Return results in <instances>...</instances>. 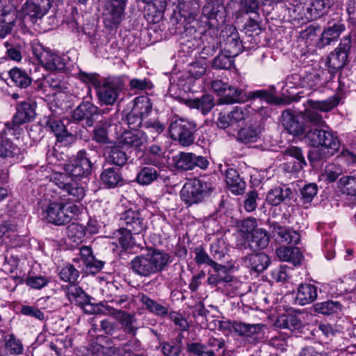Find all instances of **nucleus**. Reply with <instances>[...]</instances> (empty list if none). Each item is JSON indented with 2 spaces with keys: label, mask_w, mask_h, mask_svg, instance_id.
<instances>
[{
  "label": "nucleus",
  "mask_w": 356,
  "mask_h": 356,
  "mask_svg": "<svg viewBox=\"0 0 356 356\" xmlns=\"http://www.w3.org/2000/svg\"><path fill=\"white\" fill-rule=\"evenodd\" d=\"M170 262L169 254L155 248L135 257L130 262L132 271L140 277H149L163 271Z\"/></svg>",
  "instance_id": "1"
},
{
  "label": "nucleus",
  "mask_w": 356,
  "mask_h": 356,
  "mask_svg": "<svg viewBox=\"0 0 356 356\" xmlns=\"http://www.w3.org/2000/svg\"><path fill=\"white\" fill-rule=\"evenodd\" d=\"M41 209L42 218L56 225H63L77 216L82 208L75 204L65 202V200L59 197L50 200Z\"/></svg>",
  "instance_id": "2"
},
{
  "label": "nucleus",
  "mask_w": 356,
  "mask_h": 356,
  "mask_svg": "<svg viewBox=\"0 0 356 356\" xmlns=\"http://www.w3.org/2000/svg\"><path fill=\"white\" fill-rule=\"evenodd\" d=\"M260 98L268 103L277 104L279 102L277 97L266 90H256L253 92H246L244 89L229 87L228 92L224 97L220 98L222 104H233L235 102H244L248 99Z\"/></svg>",
  "instance_id": "3"
},
{
  "label": "nucleus",
  "mask_w": 356,
  "mask_h": 356,
  "mask_svg": "<svg viewBox=\"0 0 356 356\" xmlns=\"http://www.w3.org/2000/svg\"><path fill=\"white\" fill-rule=\"evenodd\" d=\"M31 47L33 54L46 70L61 72L65 68L64 60L58 54L44 49L40 43L34 42Z\"/></svg>",
  "instance_id": "4"
},
{
  "label": "nucleus",
  "mask_w": 356,
  "mask_h": 356,
  "mask_svg": "<svg viewBox=\"0 0 356 356\" xmlns=\"http://www.w3.org/2000/svg\"><path fill=\"white\" fill-rule=\"evenodd\" d=\"M195 131V124L184 119L172 121L169 127L171 138L183 146H188L193 143Z\"/></svg>",
  "instance_id": "5"
},
{
  "label": "nucleus",
  "mask_w": 356,
  "mask_h": 356,
  "mask_svg": "<svg viewBox=\"0 0 356 356\" xmlns=\"http://www.w3.org/2000/svg\"><path fill=\"white\" fill-rule=\"evenodd\" d=\"M209 190L206 182L197 179H190L181 191V198L189 205L196 204L204 198Z\"/></svg>",
  "instance_id": "6"
},
{
  "label": "nucleus",
  "mask_w": 356,
  "mask_h": 356,
  "mask_svg": "<svg viewBox=\"0 0 356 356\" xmlns=\"http://www.w3.org/2000/svg\"><path fill=\"white\" fill-rule=\"evenodd\" d=\"M127 0H106L104 10V22L107 27L118 26L123 20Z\"/></svg>",
  "instance_id": "7"
},
{
  "label": "nucleus",
  "mask_w": 356,
  "mask_h": 356,
  "mask_svg": "<svg viewBox=\"0 0 356 356\" xmlns=\"http://www.w3.org/2000/svg\"><path fill=\"white\" fill-rule=\"evenodd\" d=\"M64 169L70 177H83L91 173L92 163L86 151H79L76 157L65 164Z\"/></svg>",
  "instance_id": "8"
},
{
  "label": "nucleus",
  "mask_w": 356,
  "mask_h": 356,
  "mask_svg": "<svg viewBox=\"0 0 356 356\" xmlns=\"http://www.w3.org/2000/svg\"><path fill=\"white\" fill-rule=\"evenodd\" d=\"M338 103L337 98L334 97L323 101L308 100V104L311 108L305 112V118L315 124H321L323 122V118L315 110L327 112L335 107Z\"/></svg>",
  "instance_id": "9"
},
{
  "label": "nucleus",
  "mask_w": 356,
  "mask_h": 356,
  "mask_svg": "<svg viewBox=\"0 0 356 356\" xmlns=\"http://www.w3.org/2000/svg\"><path fill=\"white\" fill-rule=\"evenodd\" d=\"M54 182L58 188L65 191L73 201H80L85 196V188L79 182L72 180L66 174H59L54 177Z\"/></svg>",
  "instance_id": "10"
},
{
  "label": "nucleus",
  "mask_w": 356,
  "mask_h": 356,
  "mask_svg": "<svg viewBox=\"0 0 356 356\" xmlns=\"http://www.w3.org/2000/svg\"><path fill=\"white\" fill-rule=\"evenodd\" d=\"M123 89L122 82L118 79L106 81L98 89L99 101L106 105H113Z\"/></svg>",
  "instance_id": "11"
},
{
  "label": "nucleus",
  "mask_w": 356,
  "mask_h": 356,
  "mask_svg": "<svg viewBox=\"0 0 356 356\" xmlns=\"http://www.w3.org/2000/svg\"><path fill=\"white\" fill-rule=\"evenodd\" d=\"M61 0H27L21 8L22 15L31 18L39 19L42 17L49 10L53 2H60Z\"/></svg>",
  "instance_id": "12"
},
{
  "label": "nucleus",
  "mask_w": 356,
  "mask_h": 356,
  "mask_svg": "<svg viewBox=\"0 0 356 356\" xmlns=\"http://www.w3.org/2000/svg\"><path fill=\"white\" fill-rule=\"evenodd\" d=\"M126 120L127 124L132 129L143 127L156 134H159L165 129L163 124L161 123L158 120H144L143 117L135 113L133 109L127 115Z\"/></svg>",
  "instance_id": "13"
},
{
  "label": "nucleus",
  "mask_w": 356,
  "mask_h": 356,
  "mask_svg": "<svg viewBox=\"0 0 356 356\" xmlns=\"http://www.w3.org/2000/svg\"><path fill=\"white\" fill-rule=\"evenodd\" d=\"M17 17L14 6H6L0 10V38H4L11 33Z\"/></svg>",
  "instance_id": "14"
},
{
  "label": "nucleus",
  "mask_w": 356,
  "mask_h": 356,
  "mask_svg": "<svg viewBox=\"0 0 356 356\" xmlns=\"http://www.w3.org/2000/svg\"><path fill=\"white\" fill-rule=\"evenodd\" d=\"M345 29V25L339 22L327 23V26L323 29L318 41V46L323 48L337 42Z\"/></svg>",
  "instance_id": "15"
},
{
  "label": "nucleus",
  "mask_w": 356,
  "mask_h": 356,
  "mask_svg": "<svg viewBox=\"0 0 356 356\" xmlns=\"http://www.w3.org/2000/svg\"><path fill=\"white\" fill-rule=\"evenodd\" d=\"M36 105L34 102H22L18 107L13 119V124L9 129H15L16 127L31 121L35 118Z\"/></svg>",
  "instance_id": "16"
},
{
  "label": "nucleus",
  "mask_w": 356,
  "mask_h": 356,
  "mask_svg": "<svg viewBox=\"0 0 356 356\" xmlns=\"http://www.w3.org/2000/svg\"><path fill=\"white\" fill-rule=\"evenodd\" d=\"M225 33L227 37L225 41V51L229 55V57H235L241 52L242 44L240 40L238 33L233 26L226 27Z\"/></svg>",
  "instance_id": "17"
},
{
  "label": "nucleus",
  "mask_w": 356,
  "mask_h": 356,
  "mask_svg": "<svg viewBox=\"0 0 356 356\" xmlns=\"http://www.w3.org/2000/svg\"><path fill=\"white\" fill-rule=\"evenodd\" d=\"M121 220L126 225L125 229L132 232L134 234H139L146 229L140 213L136 211H127L122 214Z\"/></svg>",
  "instance_id": "18"
},
{
  "label": "nucleus",
  "mask_w": 356,
  "mask_h": 356,
  "mask_svg": "<svg viewBox=\"0 0 356 356\" xmlns=\"http://www.w3.org/2000/svg\"><path fill=\"white\" fill-rule=\"evenodd\" d=\"M99 108L90 102H84L75 108L72 113V118L75 120L86 119L87 125L90 127L96 120Z\"/></svg>",
  "instance_id": "19"
},
{
  "label": "nucleus",
  "mask_w": 356,
  "mask_h": 356,
  "mask_svg": "<svg viewBox=\"0 0 356 356\" xmlns=\"http://www.w3.org/2000/svg\"><path fill=\"white\" fill-rule=\"evenodd\" d=\"M118 142L122 148H138L146 143L147 136L143 133L138 131H125L122 134Z\"/></svg>",
  "instance_id": "20"
},
{
  "label": "nucleus",
  "mask_w": 356,
  "mask_h": 356,
  "mask_svg": "<svg viewBox=\"0 0 356 356\" xmlns=\"http://www.w3.org/2000/svg\"><path fill=\"white\" fill-rule=\"evenodd\" d=\"M270 263V258L263 252L248 254L243 258L244 265L258 273L263 272Z\"/></svg>",
  "instance_id": "21"
},
{
  "label": "nucleus",
  "mask_w": 356,
  "mask_h": 356,
  "mask_svg": "<svg viewBox=\"0 0 356 356\" xmlns=\"http://www.w3.org/2000/svg\"><path fill=\"white\" fill-rule=\"evenodd\" d=\"M272 232L277 235V240L280 243L288 244H297L300 241V236L297 232L280 226L277 222L271 223Z\"/></svg>",
  "instance_id": "22"
},
{
  "label": "nucleus",
  "mask_w": 356,
  "mask_h": 356,
  "mask_svg": "<svg viewBox=\"0 0 356 356\" xmlns=\"http://www.w3.org/2000/svg\"><path fill=\"white\" fill-rule=\"evenodd\" d=\"M293 197V192L290 188L276 186L269 190L266 194V201L270 205L277 206L281 202L291 200Z\"/></svg>",
  "instance_id": "23"
},
{
  "label": "nucleus",
  "mask_w": 356,
  "mask_h": 356,
  "mask_svg": "<svg viewBox=\"0 0 356 356\" xmlns=\"http://www.w3.org/2000/svg\"><path fill=\"white\" fill-rule=\"evenodd\" d=\"M138 300L145 309L156 316L165 317L168 315L169 308L167 305L158 302L146 294H139Z\"/></svg>",
  "instance_id": "24"
},
{
  "label": "nucleus",
  "mask_w": 356,
  "mask_h": 356,
  "mask_svg": "<svg viewBox=\"0 0 356 356\" xmlns=\"http://www.w3.org/2000/svg\"><path fill=\"white\" fill-rule=\"evenodd\" d=\"M81 260L86 266V270L90 273H96L104 266V262L97 260L92 254V249L88 246H83L79 250Z\"/></svg>",
  "instance_id": "25"
},
{
  "label": "nucleus",
  "mask_w": 356,
  "mask_h": 356,
  "mask_svg": "<svg viewBox=\"0 0 356 356\" xmlns=\"http://www.w3.org/2000/svg\"><path fill=\"white\" fill-rule=\"evenodd\" d=\"M225 175L227 186L232 193L241 195L245 192V182L240 177L235 169H227Z\"/></svg>",
  "instance_id": "26"
},
{
  "label": "nucleus",
  "mask_w": 356,
  "mask_h": 356,
  "mask_svg": "<svg viewBox=\"0 0 356 356\" xmlns=\"http://www.w3.org/2000/svg\"><path fill=\"white\" fill-rule=\"evenodd\" d=\"M248 246L254 251L266 248L270 242L268 232L263 228H257L252 232L249 238L246 239Z\"/></svg>",
  "instance_id": "27"
},
{
  "label": "nucleus",
  "mask_w": 356,
  "mask_h": 356,
  "mask_svg": "<svg viewBox=\"0 0 356 356\" xmlns=\"http://www.w3.org/2000/svg\"><path fill=\"white\" fill-rule=\"evenodd\" d=\"M317 287L310 284H301L296 294V301L300 305L314 302L317 298Z\"/></svg>",
  "instance_id": "28"
},
{
  "label": "nucleus",
  "mask_w": 356,
  "mask_h": 356,
  "mask_svg": "<svg viewBox=\"0 0 356 356\" xmlns=\"http://www.w3.org/2000/svg\"><path fill=\"white\" fill-rule=\"evenodd\" d=\"M211 266L214 273L209 275L207 282L211 285H218L222 282H230L232 281V276L229 273L228 268L225 266L218 264L216 262L212 263Z\"/></svg>",
  "instance_id": "29"
},
{
  "label": "nucleus",
  "mask_w": 356,
  "mask_h": 356,
  "mask_svg": "<svg viewBox=\"0 0 356 356\" xmlns=\"http://www.w3.org/2000/svg\"><path fill=\"white\" fill-rule=\"evenodd\" d=\"M276 254L280 260L291 262L295 266L300 264L302 259L298 248L281 246L276 250Z\"/></svg>",
  "instance_id": "30"
},
{
  "label": "nucleus",
  "mask_w": 356,
  "mask_h": 356,
  "mask_svg": "<svg viewBox=\"0 0 356 356\" xmlns=\"http://www.w3.org/2000/svg\"><path fill=\"white\" fill-rule=\"evenodd\" d=\"M275 325L277 327L289 329L291 331L300 330L303 327L301 319L297 315L292 314L280 316Z\"/></svg>",
  "instance_id": "31"
},
{
  "label": "nucleus",
  "mask_w": 356,
  "mask_h": 356,
  "mask_svg": "<svg viewBox=\"0 0 356 356\" xmlns=\"http://www.w3.org/2000/svg\"><path fill=\"white\" fill-rule=\"evenodd\" d=\"M283 124L285 129L294 136H300L303 134L305 128L302 122L299 120L298 116L292 115L290 112L282 114Z\"/></svg>",
  "instance_id": "32"
},
{
  "label": "nucleus",
  "mask_w": 356,
  "mask_h": 356,
  "mask_svg": "<svg viewBox=\"0 0 356 356\" xmlns=\"http://www.w3.org/2000/svg\"><path fill=\"white\" fill-rule=\"evenodd\" d=\"M323 140H322L321 147L327 150L328 155L320 156L316 159H322L328 156L333 155L338 152L340 147L339 140L337 134L330 130H325L323 134Z\"/></svg>",
  "instance_id": "33"
},
{
  "label": "nucleus",
  "mask_w": 356,
  "mask_h": 356,
  "mask_svg": "<svg viewBox=\"0 0 356 356\" xmlns=\"http://www.w3.org/2000/svg\"><path fill=\"white\" fill-rule=\"evenodd\" d=\"M132 109L134 110L135 113L143 117L144 120H158L157 118H148L152 112V103L149 98L146 96L136 97Z\"/></svg>",
  "instance_id": "34"
},
{
  "label": "nucleus",
  "mask_w": 356,
  "mask_h": 356,
  "mask_svg": "<svg viewBox=\"0 0 356 356\" xmlns=\"http://www.w3.org/2000/svg\"><path fill=\"white\" fill-rule=\"evenodd\" d=\"M181 15L189 22L193 21L200 9L198 0H178Z\"/></svg>",
  "instance_id": "35"
},
{
  "label": "nucleus",
  "mask_w": 356,
  "mask_h": 356,
  "mask_svg": "<svg viewBox=\"0 0 356 356\" xmlns=\"http://www.w3.org/2000/svg\"><path fill=\"white\" fill-rule=\"evenodd\" d=\"M110 313L112 315H115L120 321V323L127 333L133 335L135 334L136 327L134 325L135 318L134 315L114 309H112Z\"/></svg>",
  "instance_id": "36"
},
{
  "label": "nucleus",
  "mask_w": 356,
  "mask_h": 356,
  "mask_svg": "<svg viewBox=\"0 0 356 356\" xmlns=\"http://www.w3.org/2000/svg\"><path fill=\"white\" fill-rule=\"evenodd\" d=\"M107 160L108 163L116 165H124L127 161L126 153L122 149L121 145L118 142L113 146L108 147Z\"/></svg>",
  "instance_id": "37"
},
{
  "label": "nucleus",
  "mask_w": 356,
  "mask_h": 356,
  "mask_svg": "<svg viewBox=\"0 0 356 356\" xmlns=\"http://www.w3.org/2000/svg\"><path fill=\"white\" fill-rule=\"evenodd\" d=\"M344 305L341 301L328 300L314 305L315 311L324 315L337 314L342 311Z\"/></svg>",
  "instance_id": "38"
},
{
  "label": "nucleus",
  "mask_w": 356,
  "mask_h": 356,
  "mask_svg": "<svg viewBox=\"0 0 356 356\" xmlns=\"http://www.w3.org/2000/svg\"><path fill=\"white\" fill-rule=\"evenodd\" d=\"M102 184L108 188L115 187L122 180L119 170L115 168L105 169L100 175Z\"/></svg>",
  "instance_id": "39"
},
{
  "label": "nucleus",
  "mask_w": 356,
  "mask_h": 356,
  "mask_svg": "<svg viewBox=\"0 0 356 356\" xmlns=\"http://www.w3.org/2000/svg\"><path fill=\"white\" fill-rule=\"evenodd\" d=\"M66 295L72 302L76 305H83L88 302V298L86 293L80 286L74 284H70L67 287Z\"/></svg>",
  "instance_id": "40"
},
{
  "label": "nucleus",
  "mask_w": 356,
  "mask_h": 356,
  "mask_svg": "<svg viewBox=\"0 0 356 356\" xmlns=\"http://www.w3.org/2000/svg\"><path fill=\"white\" fill-rule=\"evenodd\" d=\"M193 154L180 152L172 157L173 165L177 169L188 170L194 168Z\"/></svg>",
  "instance_id": "41"
},
{
  "label": "nucleus",
  "mask_w": 356,
  "mask_h": 356,
  "mask_svg": "<svg viewBox=\"0 0 356 356\" xmlns=\"http://www.w3.org/2000/svg\"><path fill=\"white\" fill-rule=\"evenodd\" d=\"M9 75L10 79L18 87L26 88L31 83V79L29 74L24 70L15 67L10 70Z\"/></svg>",
  "instance_id": "42"
},
{
  "label": "nucleus",
  "mask_w": 356,
  "mask_h": 356,
  "mask_svg": "<svg viewBox=\"0 0 356 356\" xmlns=\"http://www.w3.org/2000/svg\"><path fill=\"white\" fill-rule=\"evenodd\" d=\"M48 127L60 142L68 140V138H72V135L67 132L64 124L60 120H50Z\"/></svg>",
  "instance_id": "43"
},
{
  "label": "nucleus",
  "mask_w": 356,
  "mask_h": 356,
  "mask_svg": "<svg viewBox=\"0 0 356 356\" xmlns=\"http://www.w3.org/2000/svg\"><path fill=\"white\" fill-rule=\"evenodd\" d=\"M93 356H122L123 350L117 347H104L97 343L91 345Z\"/></svg>",
  "instance_id": "44"
},
{
  "label": "nucleus",
  "mask_w": 356,
  "mask_h": 356,
  "mask_svg": "<svg viewBox=\"0 0 356 356\" xmlns=\"http://www.w3.org/2000/svg\"><path fill=\"white\" fill-rule=\"evenodd\" d=\"M159 172L154 167H143L137 175V181L141 185H148L155 181Z\"/></svg>",
  "instance_id": "45"
},
{
  "label": "nucleus",
  "mask_w": 356,
  "mask_h": 356,
  "mask_svg": "<svg viewBox=\"0 0 356 356\" xmlns=\"http://www.w3.org/2000/svg\"><path fill=\"white\" fill-rule=\"evenodd\" d=\"M325 132V129L316 127L309 129L305 136V143L314 147H321Z\"/></svg>",
  "instance_id": "46"
},
{
  "label": "nucleus",
  "mask_w": 356,
  "mask_h": 356,
  "mask_svg": "<svg viewBox=\"0 0 356 356\" xmlns=\"http://www.w3.org/2000/svg\"><path fill=\"white\" fill-rule=\"evenodd\" d=\"M348 56L343 53H341L334 49L332 51L327 58V66L333 70H337L342 68L346 63Z\"/></svg>",
  "instance_id": "47"
},
{
  "label": "nucleus",
  "mask_w": 356,
  "mask_h": 356,
  "mask_svg": "<svg viewBox=\"0 0 356 356\" xmlns=\"http://www.w3.org/2000/svg\"><path fill=\"white\" fill-rule=\"evenodd\" d=\"M131 232V231L125 228H121L113 233L114 238L118 240L119 243L124 249L127 250L134 244L133 236Z\"/></svg>",
  "instance_id": "48"
},
{
  "label": "nucleus",
  "mask_w": 356,
  "mask_h": 356,
  "mask_svg": "<svg viewBox=\"0 0 356 356\" xmlns=\"http://www.w3.org/2000/svg\"><path fill=\"white\" fill-rule=\"evenodd\" d=\"M257 222L254 218H248L238 224L239 232L242 236L246 240L252 235L257 229Z\"/></svg>",
  "instance_id": "49"
},
{
  "label": "nucleus",
  "mask_w": 356,
  "mask_h": 356,
  "mask_svg": "<svg viewBox=\"0 0 356 356\" xmlns=\"http://www.w3.org/2000/svg\"><path fill=\"white\" fill-rule=\"evenodd\" d=\"M339 187L343 193L356 196V177H343L339 181Z\"/></svg>",
  "instance_id": "50"
},
{
  "label": "nucleus",
  "mask_w": 356,
  "mask_h": 356,
  "mask_svg": "<svg viewBox=\"0 0 356 356\" xmlns=\"http://www.w3.org/2000/svg\"><path fill=\"white\" fill-rule=\"evenodd\" d=\"M17 148L10 140L5 139L3 136H0V158L13 156L17 154Z\"/></svg>",
  "instance_id": "51"
},
{
  "label": "nucleus",
  "mask_w": 356,
  "mask_h": 356,
  "mask_svg": "<svg viewBox=\"0 0 356 356\" xmlns=\"http://www.w3.org/2000/svg\"><path fill=\"white\" fill-rule=\"evenodd\" d=\"M3 46L6 49L5 55L3 56H6V60L10 59L19 62L22 60V56L19 46L15 47L9 41L4 42Z\"/></svg>",
  "instance_id": "52"
},
{
  "label": "nucleus",
  "mask_w": 356,
  "mask_h": 356,
  "mask_svg": "<svg viewBox=\"0 0 356 356\" xmlns=\"http://www.w3.org/2000/svg\"><path fill=\"white\" fill-rule=\"evenodd\" d=\"M259 132L251 127L241 129L238 133V138L243 143H254L257 140Z\"/></svg>",
  "instance_id": "53"
},
{
  "label": "nucleus",
  "mask_w": 356,
  "mask_h": 356,
  "mask_svg": "<svg viewBox=\"0 0 356 356\" xmlns=\"http://www.w3.org/2000/svg\"><path fill=\"white\" fill-rule=\"evenodd\" d=\"M193 106L200 110L202 113L206 114L209 112L214 106L213 99L210 95H204L200 99L193 101Z\"/></svg>",
  "instance_id": "54"
},
{
  "label": "nucleus",
  "mask_w": 356,
  "mask_h": 356,
  "mask_svg": "<svg viewBox=\"0 0 356 356\" xmlns=\"http://www.w3.org/2000/svg\"><path fill=\"white\" fill-rule=\"evenodd\" d=\"M59 275L63 281L73 283L79 277V271L72 265L67 264L61 269Z\"/></svg>",
  "instance_id": "55"
},
{
  "label": "nucleus",
  "mask_w": 356,
  "mask_h": 356,
  "mask_svg": "<svg viewBox=\"0 0 356 356\" xmlns=\"http://www.w3.org/2000/svg\"><path fill=\"white\" fill-rule=\"evenodd\" d=\"M3 342L9 355H17L22 353L23 346L22 343L14 337L9 336L8 339H6Z\"/></svg>",
  "instance_id": "56"
},
{
  "label": "nucleus",
  "mask_w": 356,
  "mask_h": 356,
  "mask_svg": "<svg viewBox=\"0 0 356 356\" xmlns=\"http://www.w3.org/2000/svg\"><path fill=\"white\" fill-rule=\"evenodd\" d=\"M232 57L227 54H220L212 61V67L218 70L229 69L232 65Z\"/></svg>",
  "instance_id": "57"
},
{
  "label": "nucleus",
  "mask_w": 356,
  "mask_h": 356,
  "mask_svg": "<svg viewBox=\"0 0 356 356\" xmlns=\"http://www.w3.org/2000/svg\"><path fill=\"white\" fill-rule=\"evenodd\" d=\"M250 114L248 108L245 107L236 106L229 113V118H232L234 124H238L240 122L245 120Z\"/></svg>",
  "instance_id": "58"
},
{
  "label": "nucleus",
  "mask_w": 356,
  "mask_h": 356,
  "mask_svg": "<svg viewBox=\"0 0 356 356\" xmlns=\"http://www.w3.org/2000/svg\"><path fill=\"white\" fill-rule=\"evenodd\" d=\"M248 325L246 323L234 322L232 324L230 323L225 322H220V326L222 329H226L229 327L231 325L233 330L236 332L239 336L245 337L248 335Z\"/></svg>",
  "instance_id": "59"
},
{
  "label": "nucleus",
  "mask_w": 356,
  "mask_h": 356,
  "mask_svg": "<svg viewBox=\"0 0 356 356\" xmlns=\"http://www.w3.org/2000/svg\"><path fill=\"white\" fill-rule=\"evenodd\" d=\"M320 345L305 346L301 349L298 356H330V353L321 350Z\"/></svg>",
  "instance_id": "60"
},
{
  "label": "nucleus",
  "mask_w": 356,
  "mask_h": 356,
  "mask_svg": "<svg viewBox=\"0 0 356 356\" xmlns=\"http://www.w3.org/2000/svg\"><path fill=\"white\" fill-rule=\"evenodd\" d=\"M318 188L315 184L305 185L301 190L302 199L304 203H309L316 195Z\"/></svg>",
  "instance_id": "61"
},
{
  "label": "nucleus",
  "mask_w": 356,
  "mask_h": 356,
  "mask_svg": "<svg viewBox=\"0 0 356 356\" xmlns=\"http://www.w3.org/2000/svg\"><path fill=\"white\" fill-rule=\"evenodd\" d=\"M195 253V261L197 264H207L210 266H212V263L216 261H213L205 250L202 247H197L194 250Z\"/></svg>",
  "instance_id": "62"
},
{
  "label": "nucleus",
  "mask_w": 356,
  "mask_h": 356,
  "mask_svg": "<svg viewBox=\"0 0 356 356\" xmlns=\"http://www.w3.org/2000/svg\"><path fill=\"white\" fill-rule=\"evenodd\" d=\"M92 139L102 144L109 143L108 133L105 127L96 126L93 130Z\"/></svg>",
  "instance_id": "63"
},
{
  "label": "nucleus",
  "mask_w": 356,
  "mask_h": 356,
  "mask_svg": "<svg viewBox=\"0 0 356 356\" xmlns=\"http://www.w3.org/2000/svg\"><path fill=\"white\" fill-rule=\"evenodd\" d=\"M21 313L26 316L34 317L40 321H42L44 318V313L38 308L33 306H22Z\"/></svg>",
  "instance_id": "64"
}]
</instances>
